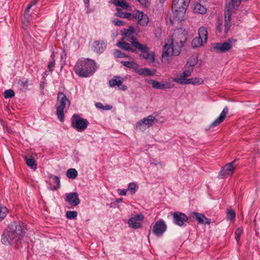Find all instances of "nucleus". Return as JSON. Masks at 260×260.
Instances as JSON below:
<instances>
[{
  "label": "nucleus",
  "mask_w": 260,
  "mask_h": 260,
  "mask_svg": "<svg viewBox=\"0 0 260 260\" xmlns=\"http://www.w3.org/2000/svg\"><path fill=\"white\" fill-rule=\"evenodd\" d=\"M26 231V225L22 222H13L4 232L2 242L4 244H12L21 240Z\"/></svg>",
  "instance_id": "f257e3e1"
},
{
  "label": "nucleus",
  "mask_w": 260,
  "mask_h": 260,
  "mask_svg": "<svg viewBox=\"0 0 260 260\" xmlns=\"http://www.w3.org/2000/svg\"><path fill=\"white\" fill-rule=\"evenodd\" d=\"M76 74L80 77H87L91 75L96 70L95 62L90 59H81L74 66Z\"/></svg>",
  "instance_id": "f03ea898"
},
{
  "label": "nucleus",
  "mask_w": 260,
  "mask_h": 260,
  "mask_svg": "<svg viewBox=\"0 0 260 260\" xmlns=\"http://www.w3.org/2000/svg\"><path fill=\"white\" fill-rule=\"evenodd\" d=\"M241 3V0H231L226 4L224 11V32L226 33L231 26L232 15L238 10Z\"/></svg>",
  "instance_id": "7ed1b4c3"
},
{
  "label": "nucleus",
  "mask_w": 260,
  "mask_h": 260,
  "mask_svg": "<svg viewBox=\"0 0 260 260\" xmlns=\"http://www.w3.org/2000/svg\"><path fill=\"white\" fill-rule=\"evenodd\" d=\"M133 46L141 52L140 56L146 60L149 63H153L155 59V54L153 51H150L146 44H142L137 41L136 38H132L129 40Z\"/></svg>",
  "instance_id": "20e7f679"
},
{
  "label": "nucleus",
  "mask_w": 260,
  "mask_h": 260,
  "mask_svg": "<svg viewBox=\"0 0 260 260\" xmlns=\"http://www.w3.org/2000/svg\"><path fill=\"white\" fill-rule=\"evenodd\" d=\"M190 0H174L172 10L175 20L181 21L184 19L185 13Z\"/></svg>",
  "instance_id": "39448f33"
},
{
  "label": "nucleus",
  "mask_w": 260,
  "mask_h": 260,
  "mask_svg": "<svg viewBox=\"0 0 260 260\" xmlns=\"http://www.w3.org/2000/svg\"><path fill=\"white\" fill-rule=\"evenodd\" d=\"M236 42V39L230 38L223 42L215 43L212 44L210 50L216 53H225L232 49Z\"/></svg>",
  "instance_id": "423d86ee"
},
{
  "label": "nucleus",
  "mask_w": 260,
  "mask_h": 260,
  "mask_svg": "<svg viewBox=\"0 0 260 260\" xmlns=\"http://www.w3.org/2000/svg\"><path fill=\"white\" fill-rule=\"evenodd\" d=\"M57 103L58 106L57 107L56 114L59 120L61 122H63L64 121V109L67 104H68L69 106L70 105V102L63 92H59L57 94Z\"/></svg>",
  "instance_id": "0eeeda50"
},
{
  "label": "nucleus",
  "mask_w": 260,
  "mask_h": 260,
  "mask_svg": "<svg viewBox=\"0 0 260 260\" xmlns=\"http://www.w3.org/2000/svg\"><path fill=\"white\" fill-rule=\"evenodd\" d=\"M89 124L87 119L82 118L77 114H74L71 118V125L78 132L85 130Z\"/></svg>",
  "instance_id": "6e6552de"
},
{
  "label": "nucleus",
  "mask_w": 260,
  "mask_h": 260,
  "mask_svg": "<svg viewBox=\"0 0 260 260\" xmlns=\"http://www.w3.org/2000/svg\"><path fill=\"white\" fill-rule=\"evenodd\" d=\"M187 32L181 28L174 30L172 36L171 41L175 43H184L187 40Z\"/></svg>",
  "instance_id": "1a4fd4ad"
},
{
  "label": "nucleus",
  "mask_w": 260,
  "mask_h": 260,
  "mask_svg": "<svg viewBox=\"0 0 260 260\" xmlns=\"http://www.w3.org/2000/svg\"><path fill=\"white\" fill-rule=\"evenodd\" d=\"M167 225L165 222L160 219L157 221L152 228V232L157 236H161L166 231Z\"/></svg>",
  "instance_id": "9d476101"
},
{
  "label": "nucleus",
  "mask_w": 260,
  "mask_h": 260,
  "mask_svg": "<svg viewBox=\"0 0 260 260\" xmlns=\"http://www.w3.org/2000/svg\"><path fill=\"white\" fill-rule=\"evenodd\" d=\"M188 219V217L182 212H175L173 213L174 222L178 226H183L184 222Z\"/></svg>",
  "instance_id": "9b49d317"
},
{
  "label": "nucleus",
  "mask_w": 260,
  "mask_h": 260,
  "mask_svg": "<svg viewBox=\"0 0 260 260\" xmlns=\"http://www.w3.org/2000/svg\"><path fill=\"white\" fill-rule=\"evenodd\" d=\"M236 159L233 160L232 162L227 164L225 165L221 170L220 175L225 176L226 175H232L235 171V169L236 167L235 162Z\"/></svg>",
  "instance_id": "f8f14e48"
},
{
  "label": "nucleus",
  "mask_w": 260,
  "mask_h": 260,
  "mask_svg": "<svg viewBox=\"0 0 260 260\" xmlns=\"http://www.w3.org/2000/svg\"><path fill=\"white\" fill-rule=\"evenodd\" d=\"M144 216L142 214H138L129 219L128 224L133 229H138L141 226V221L143 220Z\"/></svg>",
  "instance_id": "ddd939ff"
},
{
  "label": "nucleus",
  "mask_w": 260,
  "mask_h": 260,
  "mask_svg": "<svg viewBox=\"0 0 260 260\" xmlns=\"http://www.w3.org/2000/svg\"><path fill=\"white\" fill-rule=\"evenodd\" d=\"M65 201L72 206H76L80 203V199L77 192L66 194Z\"/></svg>",
  "instance_id": "4468645a"
},
{
  "label": "nucleus",
  "mask_w": 260,
  "mask_h": 260,
  "mask_svg": "<svg viewBox=\"0 0 260 260\" xmlns=\"http://www.w3.org/2000/svg\"><path fill=\"white\" fill-rule=\"evenodd\" d=\"M148 83L151 84L153 88L157 89H168L173 87L170 83L168 82H159L154 80H150Z\"/></svg>",
  "instance_id": "2eb2a0df"
},
{
  "label": "nucleus",
  "mask_w": 260,
  "mask_h": 260,
  "mask_svg": "<svg viewBox=\"0 0 260 260\" xmlns=\"http://www.w3.org/2000/svg\"><path fill=\"white\" fill-rule=\"evenodd\" d=\"M134 18L138 19V24L142 26H146L149 22L148 16L139 11H137Z\"/></svg>",
  "instance_id": "dca6fc26"
},
{
  "label": "nucleus",
  "mask_w": 260,
  "mask_h": 260,
  "mask_svg": "<svg viewBox=\"0 0 260 260\" xmlns=\"http://www.w3.org/2000/svg\"><path fill=\"white\" fill-rule=\"evenodd\" d=\"M47 182L49 185V187L51 190H56L60 187V179L57 176L51 175L49 177Z\"/></svg>",
  "instance_id": "f3484780"
},
{
  "label": "nucleus",
  "mask_w": 260,
  "mask_h": 260,
  "mask_svg": "<svg viewBox=\"0 0 260 260\" xmlns=\"http://www.w3.org/2000/svg\"><path fill=\"white\" fill-rule=\"evenodd\" d=\"M229 112V108L228 107H225L221 113H220L219 116L211 124L210 127H215L221 123H222L225 118L226 115Z\"/></svg>",
  "instance_id": "a211bd4d"
},
{
  "label": "nucleus",
  "mask_w": 260,
  "mask_h": 260,
  "mask_svg": "<svg viewBox=\"0 0 260 260\" xmlns=\"http://www.w3.org/2000/svg\"><path fill=\"white\" fill-rule=\"evenodd\" d=\"M190 217L195 218L201 224H209L211 223V220L201 213L194 212L190 214Z\"/></svg>",
  "instance_id": "6ab92c4d"
},
{
  "label": "nucleus",
  "mask_w": 260,
  "mask_h": 260,
  "mask_svg": "<svg viewBox=\"0 0 260 260\" xmlns=\"http://www.w3.org/2000/svg\"><path fill=\"white\" fill-rule=\"evenodd\" d=\"M125 39L124 38H123L122 39H121V41H119L118 42H117V46L124 50H126V51H129V52H136V50L137 49H136L135 48H133L131 46V45L126 42H123L124 40Z\"/></svg>",
  "instance_id": "aec40b11"
},
{
  "label": "nucleus",
  "mask_w": 260,
  "mask_h": 260,
  "mask_svg": "<svg viewBox=\"0 0 260 260\" xmlns=\"http://www.w3.org/2000/svg\"><path fill=\"white\" fill-rule=\"evenodd\" d=\"M184 43H175L174 41L171 42L172 54L174 56L178 55L181 51V47Z\"/></svg>",
  "instance_id": "412c9836"
},
{
  "label": "nucleus",
  "mask_w": 260,
  "mask_h": 260,
  "mask_svg": "<svg viewBox=\"0 0 260 260\" xmlns=\"http://www.w3.org/2000/svg\"><path fill=\"white\" fill-rule=\"evenodd\" d=\"M155 117L153 115H149L146 118H144L141 121H139L137 124V126H141L142 124H145L146 125H148V126H150L152 124L154 120H155Z\"/></svg>",
  "instance_id": "4be33fe9"
},
{
  "label": "nucleus",
  "mask_w": 260,
  "mask_h": 260,
  "mask_svg": "<svg viewBox=\"0 0 260 260\" xmlns=\"http://www.w3.org/2000/svg\"><path fill=\"white\" fill-rule=\"evenodd\" d=\"M93 47L95 52L101 53L106 48V44L104 43H101L99 41H96L93 42Z\"/></svg>",
  "instance_id": "5701e85b"
},
{
  "label": "nucleus",
  "mask_w": 260,
  "mask_h": 260,
  "mask_svg": "<svg viewBox=\"0 0 260 260\" xmlns=\"http://www.w3.org/2000/svg\"><path fill=\"white\" fill-rule=\"evenodd\" d=\"M117 11L116 16L120 18H126L129 20H133L134 18V16L130 13L123 12L120 9H117Z\"/></svg>",
  "instance_id": "b1692460"
},
{
  "label": "nucleus",
  "mask_w": 260,
  "mask_h": 260,
  "mask_svg": "<svg viewBox=\"0 0 260 260\" xmlns=\"http://www.w3.org/2000/svg\"><path fill=\"white\" fill-rule=\"evenodd\" d=\"M123 81L124 80L122 78L118 76H114L109 81V84L111 87H114L116 85L119 86Z\"/></svg>",
  "instance_id": "393cba45"
},
{
  "label": "nucleus",
  "mask_w": 260,
  "mask_h": 260,
  "mask_svg": "<svg viewBox=\"0 0 260 260\" xmlns=\"http://www.w3.org/2000/svg\"><path fill=\"white\" fill-rule=\"evenodd\" d=\"M198 32L199 36V37L201 38L204 42L206 43L208 38V31L207 28L203 26L200 27L199 29Z\"/></svg>",
  "instance_id": "a878e982"
},
{
  "label": "nucleus",
  "mask_w": 260,
  "mask_h": 260,
  "mask_svg": "<svg viewBox=\"0 0 260 260\" xmlns=\"http://www.w3.org/2000/svg\"><path fill=\"white\" fill-rule=\"evenodd\" d=\"M168 44L166 43L163 47V50L161 55L162 62H166L168 61V58L167 57L170 53V46L168 47Z\"/></svg>",
  "instance_id": "bb28decb"
},
{
  "label": "nucleus",
  "mask_w": 260,
  "mask_h": 260,
  "mask_svg": "<svg viewBox=\"0 0 260 260\" xmlns=\"http://www.w3.org/2000/svg\"><path fill=\"white\" fill-rule=\"evenodd\" d=\"M134 31L135 29L133 26H129L127 29H124L123 35L126 38L127 41H129L132 38H135L133 36Z\"/></svg>",
  "instance_id": "cd10ccee"
},
{
  "label": "nucleus",
  "mask_w": 260,
  "mask_h": 260,
  "mask_svg": "<svg viewBox=\"0 0 260 260\" xmlns=\"http://www.w3.org/2000/svg\"><path fill=\"white\" fill-rule=\"evenodd\" d=\"M193 11L199 14H205L206 12V8L199 3L196 4L193 7Z\"/></svg>",
  "instance_id": "c85d7f7f"
},
{
  "label": "nucleus",
  "mask_w": 260,
  "mask_h": 260,
  "mask_svg": "<svg viewBox=\"0 0 260 260\" xmlns=\"http://www.w3.org/2000/svg\"><path fill=\"white\" fill-rule=\"evenodd\" d=\"M24 159L27 165L31 169H36L37 168V163L35 159L32 157L27 158L26 156L24 157Z\"/></svg>",
  "instance_id": "c756f323"
},
{
  "label": "nucleus",
  "mask_w": 260,
  "mask_h": 260,
  "mask_svg": "<svg viewBox=\"0 0 260 260\" xmlns=\"http://www.w3.org/2000/svg\"><path fill=\"white\" fill-rule=\"evenodd\" d=\"M204 41L199 37L194 38L191 42V46L193 48L202 46L204 43Z\"/></svg>",
  "instance_id": "7c9ffc66"
},
{
  "label": "nucleus",
  "mask_w": 260,
  "mask_h": 260,
  "mask_svg": "<svg viewBox=\"0 0 260 260\" xmlns=\"http://www.w3.org/2000/svg\"><path fill=\"white\" fill-rule=\"evenodd\" d=\"M137 73L140 75L143 76H152L153 74L151 71L148 68H141L137 70Z\"/></svg>",
  "instance_id": "2f4dec72"
},
{
  "label": "nucleus",
  "mask_w": 260,
  "mask_h": 260,
  "mask_svg": "<svg viewBox=\"0 0 260 260\" xmlns=\"http://www.w3.org/2000/svg\"><path fill=\"white\" fill-rule=\"evenodd\" d=\"M66 175L69 178L75 179L78 175V172L75 169H69L67 172Z\"/></svg>",
  "instance_id": "473e14b6"
},
{
  "label": "nucleus",
  "mask_w": 260,
  "mask_h": 260,
  "mask_svg": "<svg viewBox=\"0 0 260 260\" xmlns=\"http://www.w3.org/2000/svg\"><path fill=\"white\" fill-rule=\"evenodd\" d=\"M188 79H186L182 75L180 78H172V81L175 82H177L180 84H188L187 80Z\"/></svg>",
  "instance_id": "72a5a7b5"
},
{
  "label": "nucleus",
  "mask_w": 260,
  "mask_h": 260,
  "mask_svg": "<svg viewBox=\"0 0 260 260\" xmlns=\"http://www.w3.org/2000/svg\"><path fill=\"white\" fill-rule=\"evenodd\" d=\"M188 84L200 85L203 83L204 81L202 78H193L188 79L187 80Z\"/></svg>",
  "instance_id": "f704fd0d"
},
{
  "label": "nucleus",
  "mask_w": 260,
  "mask_h": 260,
  "mask_svg": "<svg viewBox=\"0 0 260 260\" xmlns=\"http://www.w3.org/2000/svg\"><path fill=\"white\" fill-rule=\"evenodd\" d=\"M8 213V209L0 205V221L4 219Z\"/></svg>",
  "instance_id": "c9c22d12"
},
{
  "label": "nucleus",
  "mask_w": 260,
  "mask_h": 260,
  "mask_svg": "<svg viewBox=\"0 0 260 260\" xmlns=\"http://www.w3.org/2000/svg\"><path fill=\"white\" fill-rule=\"evenodd\" d=\"M236 217V213L232 209L227 210V218L230 220H234Z\"/></svg>",
  "instance_id": "e433bc0d"
},
{
  "label": "nucleus",
  "mask_w": 260,
  "mask_h": 260,
  "mask_svg": "<svg viewBox=\"0 0 260 260\" xmlns=\"http://www.w3.org/2000/svg\"><path fill=\"white\" fill-rule=\"evenodd\" d=\"M77 216V212L76 211H68L66 212V217L69 219H75Z\"/></svg>",
  "instance_id": "4c0bfd02"
},
{
  "label": "nucleus",
  "mask_w": 260,
  "mask_h": 260,
  "mask_svg": "<svg viewBox=\"0 0 260 260\" xmlns=\"http://www.w3.org/2000/svg\"><path fill=\"white\" fill-rule=\"evenodd\" d=\"M121 63L125 67L129 68H134L137 64L132 61H121Z\"/></svg>",
  "instance_id": "58836bf2"
},
{
  "label": "nucleus",
  "mask_w": 260,
  "mask_h": 260,
  "mask_svg": "<svg viewBox=\"0 0 260 260\" xmlns=\"http://www.w3.org/2000/svg\"><path fill=\"white\" fill-rule=\"evenodd\" d=\"M14 95V91L12 89L6 90L4 92V96L6 99L12 98Z\"/></svg>",
  "instance_id": "ea45409f"
},
{
  "label": "nucleus",
  "mask_w": 260,
  "mask_h": 260,
  "mask_svg": "<svg viewBox=\"0 0 260 260\" xmlns=\"http://www.w3.org/2000/svg\"><path fill=\"white\" fill-rule=\"evenodd\" d=\"M243 233V230L241 228H238L235 232V239L238 242L240 239V236Z\"/></svg>",
  "instance_id": "a19ab883"
},
{
  "label": "nucleus",
  "mask_w": 260,
  "mask_h": 260,
  "mask_svg": "<svg viewBox=\"0 0 260 260\" xmlns=\"http://www.w3.org/2000/svg\"><path fill=\"white\" fill-rule=\"evenodd\" d=\"M193 71L192 67H188L183 72L182 76L184 77H187L190 76L192 71Z\"/></svg>",
  "instance_id": "79ce46f5"
},
{
  "label": "nucleus",
  "mask_w": 260,
  "mask_h": 260,
  "mask_svg": "<svg viewBox=\"0 0 260 260\" xmlns=\"http://www.w3.org/2000/svg\"><path fill=\"white\" fill-rule=\"evenodd\" d=\"M136 184L134 183H130L128 185V189L130 190L132 194H134L136 191Z\"/></svg>",
  "instance_id": "37998d69"
},
{
  "label": "nucleus",
  "mask_w": 260,
  "mask_h": 260,
  "mask_svg": "<svg viewBox=\"0 0 260 260\" xmlns=\"http://www.w3.org/2000/svg\"><path fill=\"white\" fill-rule=\"evenodd\" d=\"M196 63V61L195 60V59L193 58H190L189 61L187 62V63L186 64V68H187L188 67H192V69H193V67L195 66Z\"/></svg>",
  "instance_id": "c03bdc74"
},
{
  "label": "nucleus",
  "mask_w": 260,
  "mask_h": 260,
  "mask_svg": "<svg viewBox=\"0 0 260 260\" xmlns=\"http://www.w3.org/2000/svg\"><path fill=\"white\" fill-rule=\"evenodd\" d=\"M52 59L53 60L50 61L48 64V69L51 72H52L53 71V69L55 65V59H54V58H53Z\"/></svg>",
  "instance_id": "a18cd8bd"
},
{
  "label": "nucleus",
  "mask_w": 260,
  "mask_h": 260,
  "mask_svg": "<svg viewBox=\"0 0 260 260\" xmlns=\"http://www.w3.org/2000/svg\"><path fill=\"white\" fill-rule=\"evenodd\" d=\"M114 55L118 58H123L126 57V55L124 53H122L120 51L118 50H116L114 51Z\"/></svg>",
  "instance_id": "49530a36"
},
{
  "label": "nucleus",
  "mask_w": 260,
  "mask_h": 260,
  "mask_svg": "<svg viewBox=\"0 0 260 260\" xmlns=\"http://www.w3.org/2000/svg\"><path fill=\"white\" fill-rule=\"evenodd\" d=\"M19 85L23 87H26L28 85V80L27 79L19 80L18 81Z\"/></svg>",
  "instance_id": "de8ad7c7"
},
{
  "label": "nucleus",
  "mask_w": 260,
  "mask_h": 260,
  "mask_svg": "<svg viewBox=\"0 0 260 260\" xmlns=\"http://www.w3.org/2000/svg\"><path fill=\"white\" fill-rule=\"evenodd\" d=\"M38 1V0H32L30 4H29L27 7H26V9L25 11V14L26 13H28L29 11V9L31 8V7L35 5H36L37 3V2Z\"/></svg>",
  "instance_id": "09e8293b"
},
{
  "label": "nucleus",
  "mask_w": 260,
  "mask_h": 260,
  "mask_svg": "<svg viewBox=\"0 0 260 260\" xmlns=\"http://www.w3.org/2000/svg\"><path fill=\"white\" fill-rule=\"evenodd\" d=\"M113 23L115 25L119 26H122L124 25V22H123L122 21H121L118 19H114L113 20Z\"/></svg>",
  "instance_id": "8fccbe9b"
},
{
  "label": "nucleus",
  "mask_w": 260,
  "mask_h": 260,
  "mask_svg": "<svg viewBox=\"0 0 260 260\" xmlns=\"http://www.w3.org/2000/svg\"><path fill=\"white\" fill-rule=\"evenodd\" d=\"M120 7H122L124 9H128L130 8L129 5L125 2L122 1L120 3Z\"/></svg>",
  "instance_id": "3c124183"
},
{
  "label": "nucleus",
  "mask_w": 260,
  "mask_h": 260,
  "mask_svg": "<svg viewBox=\"0 0 260 260\" xmlns=\"http://www.w3.org/2000/svg\"><path fill=\"white\" fill-rule=\"evenodd\" d=\"M121 2V1H120L119 0H113L112 1V3L114 4L116 6H119L120 7Z\"/></svg>",
  "instance_id": "603ef678"
},
{
  "label": "nucleus",
  "mask_w": 260,
  "mask_h": 260,
  "mask_svg": "<svg viewBox=\"0 0 260 260\" xmlns=\"http://www.w3.org/2000/svg\"><path fill=\"white\" fill-rule=\"evenodd\" d=\"M95 106L100 109H104V107L103 104L101 103H97L95 104Z\"/></svg>",
  "instance_id": "864d4df0"
},
{
  "label": "nucleus",
  "mask_w": 260,
  "mask_h": 260,
  "mask_svg": "<svg viewBox=\"0 0 260 260\" xmlns=\"http://www.w3.org/2000/svg\"><path fill=\"white\" fill-rule=\"evenodd\" d=\"M141 5L143 6H146L147 5V0H137Z\"/></svg>",
  "instance_id": "5fc2aeb1"
},
{
  "label": "nucleus",
  "mask_w": 260,
  "mask_h": 260,
  "mask_svg": "<svg viewBox=\"0 0 260 260\" xmlns=\"http://www.w3.org/2000/svg\"><path fill=\"white\" fill-rule=\"evenodd\" d=\"M127 189L121 190L119 194L121 196H125L126 194Z\"/></svg>",
  "instance_id": "6e6d98bb"
},
{
  "label": "nucleus",
  "mask_w": 260,
  "mask_h": 260,
  "mask_svg": "<svg viewBox=\"0 0 260 260\" xmlns=\"http://www.w3.org/2000/svg\"><path fill=\"white\" fill-rule=\"evenodd\" d=\"M120 86H121L120 87V89H122V90H125L127 89V86L124 85H120Z\"/></svg>",
  "instance_id": "4d7b16f0"
},
{
  "label": "nucleus",
  "mask_w": 260,
  "mask_h": 260,
  "mask_svg": "<svg viewBox=\"0 0 260 260\" xmlns=\"http://www.w3.org/2000/svg\"><path fill=\"white\" fill-rule=\"evenodd\" d=\"M112 108V106L110 105H107L105 106L104 109L105 110H110Z\"/></svg>",
  "instance_id": "13d9d810"
},
{
  "label": "nucleus",
  "mask_w": 260,
  "mask_h": 260,
  "mask_svg": "<svg viewBox=\"0 0 260 260\" xmlns=\"http://www.w3.org/2000/svg\"><path fill=\"white\" fill-rule=\"evenodd\" d=\"M217 29L219 30V31H221V25H218V26L217 27Z\"/></svg>",
  "instance_id": "bf43d9fd"
},
{
  "label": "nucleus",
  "mask_w": 260,
  "mask_h": 260,
  "mask_svg": "<svg viewBox=\"0 0 260 260\" xmlns=\"http://www.w3.org/2000/svg\"><path fill=\"white\" fill-rule=\"evenodd\" d=\"M122 201V199H119L117 200V202H120Z\"/></svg>",
  "instance_id": "052dcab7"
},
{
  "label": "nucleus",
  "mask_w": 260,
  "mask_h": 260,
  "mask_svg": "<svg viewBox=\"0 0 260 260\" xmlns=\"http://www.w3.org/2000/svg\"><path fill=\"white\" fill-rule=\"evenodd\" d=\"M88 1H89V0H86V1H85V3H88Z\"/></svg>",
  "instance_id": "680f3d73"
}]
</instances>
